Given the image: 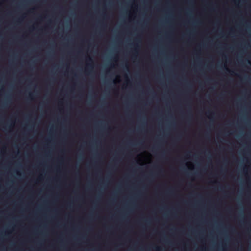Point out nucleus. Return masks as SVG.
<instances>
[{
    "label": "nucleus",
    "instance_id": "nucleus-1",
    "mask_svg": "<svg viewBox=\"0 0 251 251\" xmlns=\"http://www.w3.org/2000/svg\"><path fill=\"white\" fill-rule=\"evenodd\" d=\"M88 60L89 62H91V63H88L87 64V68H86L87 70L88 69H89V68H93V64H92L93 59L91 57H89L88 59Z\"/></svg>",
    "mask_w": 251,
    "mask_h": 251
},
{
    "label": "nucleus",
    "instance_id": "nucleus-2",
    "mask_svg": "<svg viewBox=\"0 0 251 251\" xmlns=\"http://www.w3.org/2000/svg\"><path fill=\"white\" fill-rule=\"evenodd\" d=\"M237 1L238 2H239V0H235V2H236Z\"/></svg>",
    "mask_w": 251,
    "mask_h": 251
}]
</instances>
